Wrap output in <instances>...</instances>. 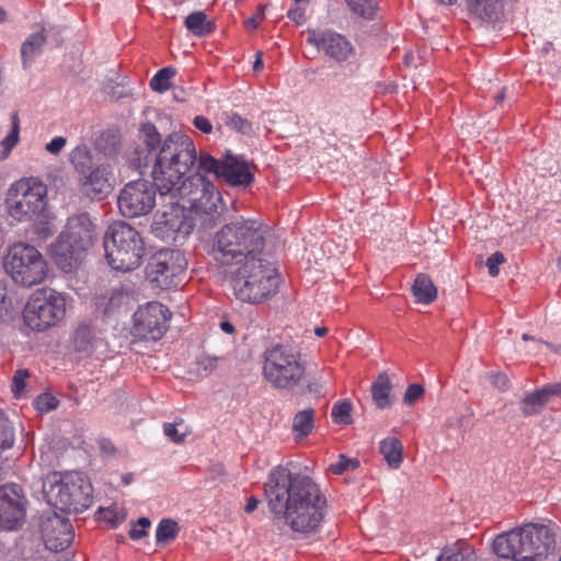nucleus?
<instances>
[{"mask_svg": "<svg viewBox=\"0 0 561 561\" xmlns=\"http://www.w3.org/2000/svg\"><path fill=\"white\" fill-rule=\"evenodd\" d=\"M197 161L193 140L183 134L169 135L156 154L151 175L158 190L161 207L153 222L154 234L167 243L182 242L193 230L194 224L180 198H187L196 213L215 218L220 194L215 185L199 173L180 181Z\"/></svg>", "mask_w": 561, "mask_h": 561, "instance_id": "nucleus-1", "label": "nucleus"}, {"mask_svg": "<svg viewBox=\"0 0 561 561\" xmlns=\"http://www.w3.org/2000/svg\"><path fill=\"white\" fill-rule=\"evenodd\" d=\"M264 494L274 518L295 533H314L323 520L327 500L307 476L277 466L264 483Z\"/></svg>", "mask_w": 561, "mask_h": 561, "instance_id": "nucleus-2", "label": "nucleus"}, {"mask_svg": "<svg viewBox=\"0 0 561 561\" xmlns=\"http://www.w3.org/2000/svg\"><path fill=\"white\" fill-rule=\"evenodd\" d=\"M265 237L266 230L254 220L229 222L215 234L211 256L218 265L233 270L250 261V256L262 254Z\"/></svg>", "mask_w": 561, "mask_h": 561, "instance_id": "nucleus-3", "label": "nucleus"}, {"mask_svg": "<svg viewBox=\"0 0 561 561\" xmlns=\"http://www.w3.org/2000/svg\"><path fill=\"white\" fill-rule=\"evenodd\" d=\"M492 548L503 559L540 561L554 550L556 538L549 526L530 523L497 535Z\"/></svg>", "mask_w": 561, "mask_h": 561, "instance_id": "nucleus-4", "label": "nucleus"}, {"mask_svg": "<svg viewBox=\"0 0 561 561\" xmlns=\"http://www.w3.org/2000/svg\"><path fill=\"white\" fill-rule=\"evenodd\" d=\"M229 280L238 300L260 305L277 293L279 274L275 265L261 254L250 256V261L231 270Z\"/></svg>", "mask_w": 561, "mask_h": 561, "instance_id": "nucleus-5", "label": "nucleus"}, {"mask_svg": "<svg viewBox=\"0 0 561 561\" xmlns=\"http://www.w3.org/2000/svg\"><path fill=\"white\" fill-rule=\"evenodd\" d=\"M43 491L50 506L66 513H81L92 503V484L79 472L49 474Z\"/></svg>", "mask_w": 561, "mask_h": 561, "instance_id": "nucleus-6", "label": "nucleus"}, {"mask_svg": "<svg viewBox=\"0 0 561 561\" xmlns=\"http://www.w3.org/2000/svg\"><path fill=\"white\" fill-rule=\"evenodd\" d=\"M103 245L108 265L121 272L137 268L145 254L139 232L124 221H116L107 228Z\"/></svg>", "mask_w": 561, "mask_h": 561, "instance_id": "nucleus-7", "label": "nucleus"}, {"mask_svg": "<svg viewBox=\"0 0 561 561\" xmlns=\"http://www.w3.org/2000/svg\"><path fill=\"white\" fill-rule=\"evenodd\" d=\"M263 376L276 389L293 390L305 376L300 353L283 344L267 348L264 353Z\"/></svg>", "mask_w": 561, "mask_h": 561, "instance_id": "nucleus-8", "label": "nucleus"}, {"mask_svg": "<svg viewBox=\"0 0 561 561\" xmlns=\"http://www.w3.org/2000/svg\"><path fill=\"white\" fill-rule=\"evenodd\" d=\"M3 267L16 284L25 287L42 283L48 273L47 262L42 253L35 247L23 242L9 248L3 257Z\"/></svg>", "mask_w": 561, "mask_h": 561, "instance_id": "nucleus-9", "label": "nucleus"}, {"mask_svg": "<svg viewBox=\"0 0 561 561\" xmlns=\"http://www.w3.org/2000/svg\"><path fill=\"white\" fill-rule=\"evenodd\" d=\"M47 188L35 178H24L10 185L5 206L8 214L18 221L37 218L46 207Z\"/></svg>", "mask_w": 561, "mask_h": 561, "instance_id": "nucleus-10", "label": "nucleus"}, {"mask_svg": "<svg viewBox=\"0 0 561 561\" xmlns=\"http://www.w3.org/2000/svg\"><path fill=\"white\" fill-rule=\"evenodd\" d=\"M66 314L64 295L51 289L36 290L28 299L23 318L32 330L44 331L57 324Z\"/></svg>", "mask_w": 561, "mask_h": 561, "instance_id": "nucleus-11", "label": "nucleus"}, {"mask_svg": "<svg viewBox=\"0 0 561 561\" xmlns=\"http://www.w3.org/2000/svg\"><path fill=\"white\" fill-rule=\"evenodd\" d=\"M187 261L180 250L162 249L149 260L146 266L147 279L157 288L170 289L183 282Z\"/></svg>", "mask_w": 561, "mask_h": 561, "instance_id": "nucleus-12", "label": "nucleus"}, {"mask_svg": "<svg viewBox=\"0 0 561 561\" xmlns=\"http://www.w3.org/2000/svg\"><path fill=\"white\" fill-rule=\"evenodd\" d=\"M154 182L137 180L127 183L118 196V208L124 217L135 218L149 214L156 205Z\"/></svg>", "mask_w": 561, "mask_h": 561, "instance_id": "nucleus-13", "label": "nucleus"}, {"mask_svg": "<svg viewBox=\"0 0 561 561\" xmlns=\"http://www.w3.org/2000/svg\"><path fill=\"white\" fill-rule=\"evenodd\" d=\"M170 312L158 301L148 302L139 307L134 314V335L144 339L158 341L167 331Z\"/></svg>", "mask_w": 561, "mask_h": 561, "instance_id": "nucleus-14", "label": "nucleus"}, {"mask_svg": "<svg viewBox=\"0 0 561 561\" xmlns=\"http://www.w3.org/2000/svg\"><path fill=\"white\" fill-rule=\"evenodd\" d=\"M27 500L23 489L15 483L0 486V529L20 528L26 516Z\"/></svg>", "mask_w": 561, "mask_h": 561, "instance_id": "nucleus-15", "label": "nucleus"}, {"mask_svg": "<svg viewBox=\"0 0 561 561\" xmlns=\"http://www.w3.org/2000/svg\"><path fill=\"white\" fill-rule=\"evenodd\" d=\"M307 42L321 50L335 62H344L355 55L351 42L343 35L325 31H308Z\"/></svg>", "mask_w": 561, "mask_h": 561, "instance_id": "nucleus-16", "label": "nucleus"}, {"mask_svg": "<svg viewBox=\"0 0 561 561\" xmlns=\"http://www.w3.org/2000/svg\"><path fill=\"white\" fill-rule=\"evenodd\" d=\"M42 535L49 550L62 551L73 539L72 525L68 518L54 513L42 522Z\"/></svg>", "mask_w": 561, "mask_h": 561, "instance_id": "nucleus-17", "label": "nucleus"}, {"mask_svg": "<svg viewBox=\"0 0 561 561\" xmlns=\"http://www.w3.org/2000/svg\"><path fill=\"white\" fill-rule=\"evenodd\" d=\"M59 237L89 251L94 244L95 228L89 215L83 213L70 217Z\"/></svg>", "mask_w": 561, "mask_h": 561, "instance_id": "nucleus-18", "label": "nucleus"}, {"mask_svg": "<svg viewBox=\"0 0 561 561\" xmlns=\"http://www.w3.org/2000/svg\"><path fill=\"white\" fill-rule=\"evenodd\" d=\"M88 251L58 237L51 245V256L56 265L66 273L76 271L85 259Z\"/></svg>", "mask_w": 561, "mask_h": 561, "instance_id": "nucleus-19", "label": "nucleus"}, {"mask_svg": "<svg viewBox=\"0 0 561 561\" xmlns=\"http://www.w3.org/2000/svg\"><path fill=\"white\" fill-rule=\"evenodd\" d=\"M82 185L91 197L102 198L113 190V174L108 164H98L83 175Z\"/></svg>", "mask_w": 561, "mask_h": 561, "instance_id": "nucleus-20", "label": "nucleus"}, {"mask_svg": "<svg viewBox=\"0 0 561 561\" xmlns=\"http://www.w3.org/2000/svg\"><path fill=\"white\" fill-rule=\"evenodd\" d=\"M220 178L231 186H248L253 182V173L249 163L233 156L225 158Z\"/></svg>", "mask_w": 561, "mask_h": 561, "instance_id": "nucleus-21", "label": "nucleus"}, {"mask_svg": "<svg viewBox=\"0 0 561 561\" xmlns=\"http://www.w3.org/2000/svg\"><path fill=\"white\" fill-rule=\"evenodd\" d=\"M554 397H561V383H549L525 396L520 401V411L524 415L537 414Z\"/></svg>", "mask_w": 561, "mask_h": 561, "instance_id": "nucleus-22", "label": "nucleus"}, {"mask_svg": "<svg viewBox=\"0 0 561 561\" xmlns=\"http://www.w3.org/2000/svg\"><path fill=\"white\" fill-rule=\"evenodd\" d=\"M392 383L387 373H380L371 385V397L379 409H386L392 404Z\"/></svg>", "mask_w": 561, "mask_h": 561, "instance_id": "nucleus-23", "label": "nucleus"}, {"mask_svg": "<svg viewBox=\"0 0 561 561\" xmlns=\"http://www.w3.org/2000/svg\"><path fill=\"white\" fill-rule=\"evenodd\" d=\"M379 451L390 468L397 469L403 460V445L396 437H388L380 442Z\"/></svg>", "mask_w": 561, "mask_h": 561, "instance_id": "nucleus-24", "label": "nucleus"}, {"mask_svg": "<svg viewBox=\"0 0 561 561\" xmlns=\"http://www.w3.org/2000/svg\"><path fill=\"white\" fill-rule=\"evenodd\" d=\"M184 24L186 28L197 37H205L215 30V23L207 19L203 11H195L185 18Z\"/></svg>", "mask_w": 561, "mask_h": 561, "instance_id": "nucleus-25", "label": "nucleus"}, {"mask_svg": "<svg viewBox=\"0 0 561 561\" xmlns=\"http://www.w3.org/2000/svg\"><path fill=\"white\" fill-rule=\"evenodd\" d=\"M413 295L419 302L428 305L437 297V289L432 279L425 274H419L413 284Z\"/></svg>", "mask_w": 561, "mask_h": 561, "instance_id": "nucleus-26", "label": "nucleus"}, {"mask_svg": "<svg viewBox=\"0 0 561 561\" xmlns=\"http://www.w3.org/2000/svg\"><path fill=\"white\" fill-rule=\"evenodd\" d=\"M314 427V410L312 408L305 409L295 414L293 419L291 430L296 438H306L311 434Z\"/></svg>", "mask_w": 561, "mask_h": 561, "instance_id": "nucleus-27", "label": "nucleus"}, {"mask_svg": "<svg viewBox=\"0 0 561 561\" xmlns=\"http://www.w3.org/2000/svg\"><path fill=\"white\" fill-rule=\"evenodd\" d=\"M470 11L484 20H496L502 10L501 0H470Z\"/></svg>", "mask_w": 561, "mask_h": 561, "instance_id": "nucleus-28", "label": "nucleus"}, {"mask_svg": "<svg viewBox=\"0 0 561 561\" xmlns=\"http://www.w3.org/2000/svg\"><path fill=\"white\" fill-rule=\"evenodd\" d=\"M45 30L42 28L39 32L34 33L27 37L21 48L24 68L27 67L28 62L41 53L43 45L46 43Z\"/></svg>", "mask_w": 561, "mask_h": 561, "instance_id": "nucleus-29", "label": "nucleus"}, {"mask_svg": "<svg viewBox=\"0 0 561 561\" xmlns=\"http://www.w3.org/2000/svg\"><path fill=\"white\" fill-rule=\"evenodd\" d=\"M437 561H476V553L471 547L457 543L445 548Z\"/></svg>", "mask_w": 561, "mask_h": 561, "instance_id": "nucleus-30", "label": "nucleus"}, {"mask_svg": "<svg viewBox=\"0 0 561 561\" xmlns=\"http://www.w3.org/2000/svg\"><path fill=\"white\" fill-rule=\"evenodd\" d=\"M70 161L82 175L95 167L92 161V156L85 146L76 147L71 152Z\"/></svg>", "mask_w": 561, "mask_h": 561, "instance_id": "nucleus-31", "label": "nucleus"}, {"mask_svg": "<svg viewBox=\"0 0 561 561\" xmlns=\"http://www.w3.org/2000/svg\"><path fill=\"white\" fill-rule=\"evenodd\" d=\"M96 146L104 154L113 156L119 150L121 136L115 130H107L98 139Z\"/></svg>", "mask_w": 561, "mask_h": 561, "instance_id": "nucleus-32", "label": "nucleus"}, {"mask_svg": "<svg viewBox=\"0 0 561 561\" xmlns=\"http://www.w3.org/2000/svg\"><path fill=\"white\" fill-rule=\"evenodd\" d=\"M352 403L347 400L336 402L331 411V417L335 424L350 425L353 423L351 415Z\"/></svg>", "mask_w": 561, "mask_h": 561, "instance_id": "nucleus-33", "label": "nucleus"}, {"mask_svg": "<svg viewBox=\"0 0 561 561\" xmlns=\"http://www.w3.org/2000/svg\"><path fill=\"white\" fill-rule=\"evenodd\" d=\"M179 533V526L176 522L164 518L162 519L157 528L156 538L158 543H165L173 540Z\"/></svg>", "mask_w": 561, "mask_h": 561, "instance_id": "nucleus-34", "label": "nucleus"}, {"mask_svg": "<svg viewBox=\"0 0 561 561\" xmlns=\"http://www.w3.org/2000/svg\"><path fill=\"white\" fill-rule=\"evenodd\" d=\"M175 75V69L172 67H165L160 69L153 78L150 80V87L156 92H164L170 87V80Z\"/></svg>", "mask_w": 561, "mask_h": 561, "instance_id": "nucleus-35", "label": "nucleus"}, {"mask_svg": "<svg viewBox=\"0 0 561 561\" xmlns=\"http://www.w3.org/2000/svg\"><path fill=\"white\" fill-rule=\"evenodd\" d=\"M14 443V428L8 417L0 411V451L9 449Z\"/></svg>", "mask_w": 561, "mask_h": 561, "instance_id": "nucleus-36", "label": "nucleus"}, {"mask_svg": "<svg viewBox=\"0 0 561 561\" xmlns=\"http://www.w3.org/2000/svg\"><path fill=\"white\" fill-rule=\"evenodd\" d=\"M12 127L7 137L1 141L3 148V154L7 157L12 148L19 142L20 134V119L18 113H13L11 116Z\"/></svg>", "mask_w": 561, "mask_h": 561, "instance_id": "nucleus-37", "label": "nucleus"}, {"mask_svg": "<svg viewBox=\"0 0 561 561\" xmlns=\"http://www.w3.org/2000/svg\"><path fill=\"white\" fill-rule=\"evenodd\" d=\"M347 3L354 13L365 19H371L377 8L376 0H347Z\"/></svg>", "mask_w": 561, "mask_h": 561, "instance_id": "nucleus-38", "label": "nucleus"}, {"mask_svg": "<svg viewBox=\"0 0 561 561\" xmlns=\"http://www.w3.org/2000/svg\"><path fill=\"white\" fill-rule=\"evenodd\" d=\"M221 167H224V160H218L208 153H201L198 158V169L207 173H214L217 178H220Z\"/></svg>", "mask_w": 561, "mask_h": 561, "instance_id": "nucleus-39", "label": "nucleus"}, {"mask_svg": "<svg viewBox=\"0 0 561 561\" xmlns=\"http://www.w3.org/2000/svg\"><path fill=\"white\" fill-rule=\"evenodd\" d=\"M141 133L144 137V144L149 151L154 150L160 145L161 137L153 124H144L141 127Z\"/></svg>", "mask_w": 561, "mask_h": 561, "instance_id": "nucleus-40", "label": "nucleus"}, {"mask_svg": "<svg viewBox=\"0 0 561 561\" xmlns=\"http://www.w3.org/2000/svg\"><path fill=\"white\" fill-rule=\"evenodd\" d=\"M184 422L182 419L175 421L174 423H164L163 424V433L164 435L175 444H182L185 440V437L190 434V431L186 428L183 432H179L176 428L179 425H182Z\"/></svg>", "mask_w": 561, "mask_h": 561, "instance_id": "nucleus-41", "label": "nucleus"}, {"mask_svg": "<svg viewBox=\"0 0 561 561\" xmlns=\"http://www.w3.org/2000/svg\"><path fill=\"white\" fill-rule=\"evenodd\" d=\"M359 467L357 458H348L345 455H340L339 461L330 466L331 472L334 474H342L347 470H354Z\"/></svg>", "mask_w": 561, "mask_h": 561, "instance_id": "nucleus-42", "label": "nucleus"}, {"mask_svg": "<svg viewBox=\"0 0 561 561\" xmlns=\"http://www.w3.org/2000/svg\"><path fill=\"white\" fill-rule=\"evenodd\" d=\"M99 514L100 519H103L113 527L122 523L126 517L125 513L116 507L100 508Z\"/></svg>", "mask_w": 561, "mask_h": 561, "instance_id": "nucleus-43", "label": "nucleus"}, {"mask_svg": "<svg viewBox=\"0 0 561 561\" xmlns=\"http://www.w3.org/2000/svg\"><path fill=\"white\" fill-rule=\"evenodd\" d=\"M58 400L50 393H42L35 400V407L41 413L49 412L56 409Z\"/></svg>", "mask_w": 561, "mask_h": 561, "instance_id": "nucleus-44", "label": "nucleus"}, {"mask_svg": "<svg viewBox=\"0 0 561 561\" xmlns=\"http://www.w3.org/2000/svg\"><path fill=\"white\" fill-rule=\"evenodd\" d=\"M227 125L230 128H232L241 134H244V135L250 134L252 130L251 123L238 114L231 115L227 122Z\"/></svg>", "mask_w": 561, "mask_h": 561, "instance_id": "nucleus-45", "label": "nucleus"}, {"mask_svg": "<svg viewBox=\"0 0 561 561\" xmlns=\"http://www.w3.org/2000/svg\"><path fill=\"white\" fill-rule=\"evenodd\" d=\"M151 523L147 517H140L129 530V537L134 540L140 539L147 535V528L150 527Z\"/></svg>", "mask_w": 561, "mask_h": 561, "instance_id": "nucleus-46", "label": "nucleus"}, {"mask_svg": "<svg viewBox=\"0 0 561 561\" xmlns=\"http://www.w3.org/2000/svg\"><path fill=\"white\" fill-rule=\"evenodd\" d=\"M76 344L79 350H85L92 339V332L88 325H80L75 333Z\"/></svg>", "mask_w": 561, "mask_h": 561, "instance_id": "nucleus-47", "label": "nucleus"}, {"mask_svg": "<svg viewBox=\"0 0 561 561\" xmlns=\"http://www.w3.org/2000/svg\"><path fill=\"white\" fill-rule=\"evenodd\" d=\"M30 374L26 369H19L15 371L13 376L12 391L15 397L20 396V393L25 388V380L28 378Z\"/></svg>", "mask_w": 561, "mask_h": 561, "instance_id": "nucleus-48", "label": "nucleus"}, {"mask_svg": "<svg viewBox=\"0 0 561 561\" xmlns=\"http://www.w3.org/2000/svg\"><path fill=\"white\" fill-rule=\"evenodd\" d=\"M424 394V388L421 385L413 383L410 385L404 393L403 401L405 404H412L422 398Z\"/></svg>", "mask_w": 561, "mask_h": 561, "instance_id": "nucleus-49", "label": "nucleus"}, {"mask_svg": "<svg viewBox=\"0 0 561 561\" xmlns=\"http://www.w3.org/2000/svg\"><path fill=\"white\" fill-rule=\"evenodd\" d=\"M505 262V257L503 253L495 252L486 260V266L489 268V274L492 277H496L500 273L499 265Z\"/></svg>", "mask_w": 561, "mask_h": 561, "instance_id": "nucleus-50", "label": "nucleus"}, {"mask_svg": "<svg viewBox=\"0 0 561 561\" xmlns=\"http://www.w3.org/2000/svg\"><path fill=\"white\" fill-rule=\"evenodd\" d=\"M491 383L501 391H504L510 386L507 376L503 373H494L489 376Z\"/></svg>", "mask_w": 561, "mask_h": 561, "instance_id": "nucleus-51", "label": "nucleus"}, {"mask_svg": "<svg viewBox=\"0 0 561 561\" xmlns=\"http://www.w3.org/2000/svg\"><path fill=\"white\" fill-rule=\"evenodd\" d=\"M220 359V357L217 356H203L197 360V364L201 369H203L206 373H211L216 369L217 363Z\"/></svg>", "mask_w": 561, "mask_h": 561, "instance_id": "nucleus-52", "label": "nucleus"}, {"mask_svg": "<svg viewBox=\"0 0 561 561\" xmlns=\"http://www.w3.org/2000/svg\"><path fill=\"white\" fill-rule=\"evenodd\" d=\"M67 139L65 137H55L46 145V150L53 154H58L66 146Z\"/></svg>", "mask_w": 561, "mask_h": 561, "instance_id": "nucleus-53", "label": "nucleus"}, {"mask_svg": "<svg viewBox=\"0 0 561 561\" xmlns=\"http://www.w3.org/2000/svg\"><path fill=\"white\" fill-rule=\"evenodd\" d=\"M265 8L266 7L264 4H261L257 8V12L245 21L247 27L255 30L259 26V24L264 20Z\"/></svg>", "mask_w": 561, "mask_h": 561, "instance_id": "nucleus-54", "label": "nucleus"}, {"mask_svg": "<svg viewBox=\"0 0 561 561\" xmlns=\"http://www.w3.org/2000/svg\"><path fill=\"white\" fill-rule=\"evenodd\" d=\"M323 388L324 381L321 377L311 379L307 385L308 392L314 394L316 397H321L323 394Z\"/></svg>", "mask_w": 561, "mask_h": 561, "instance_id": "nucleus-55", "label": "nucleus"}, {"mask_svg": "<svg viewBox=\"0 0 561 561\" xmlns=\"http://www.w3.org/2000/svg\"><path fill=\"white\" fill-rule=\"evenodd\" d=\"M194 126L204 134H209L213 130L210 121L204 116H196L193 121Z\"/></svg>", "mask_w": 561, "mask_h": 561, "instance_id": "nucleus-56", "label": "nucleus"}, {"mask_svg": "<svg viewBox=\"0 0 561 561\" xmlns=\"http://www.w3.org/2000/svg\"><path fill=\"white\" fill-rule=\"evenodd\" d=\"M287 16L298 25L305 22V11L299 7L290 9Z\"/></svg>", "mask_w": 561, "mask_h": 561, "instance_id": "nucleus-57", "label": "nucleus"}, {"mask_svg": "<svg viewBox=\"0 0 561 561\" xmlns=\"http://www.w3.org/2000/svg\"><path fill=\"white\" fill-rule=\"evenodd\" d=\"M99 446H100L101 451L104 455L111 456V455H114V453H115V446L108 439L103 438V439L99 440Z\"/></svg>", "mask_w": 561, "mask_h": 561, "instance_id": "nucleus-58", "label": "nucleus"}, {"mask_svg": "<svg viewBox=\"0 0 561 561\" xmlns=\"http://www.w3.org/2000/svg\"><path fill=\"white\" fill-rule=\"evenodd\" d=\"M257 505H259V500L256 497H254V496H251L248 500V503H247V505L244 507V511L247 513H252V512H254L256 510Z\"/></svg>", "mask_w": 561, "mask_h": 561, "instance_id": "nucleus-59", "label": "nucleus"}, {"mask_svg": "<svg viewBox=\"0 0 561 561\" xmlns=\"http://www.w3.org/2000/svg\"><path fill=\"white\" fill-rule=\"evenodd\" d=\"M540 345H545L547 348H549L554 354H561V345L560 344H552L546 341H538Z\"/></svg>", "mask_w": 561, "mask_h": 561, "instance_id": "nucleus-60", "label": "nucleus"}, {"mask_svg": "<svg viewBox=\"0 0 561 561\" xmlns=\"http://www.w3.org/2000/svg\"><path fill=\"white\" fill-rule=\"evenodd\" d=\"M263 54L261 51H257L256 55H255V60H254V64H253V70L255 72L262 70L263 68V58H262Z\"/></svg>", "mask_w": 561, "mask_h": 561, "instance_id": "nucleus-61", "label": "nucleus"}, {"mask_svg": "<svg viewBox=\"0 0 561 561\" xmlns=\"http://www.w3.org/2000/svg\"><path fill=\"white\" fill-rule=\"evenodd\" d=\"M219 325L220 329L228 334H232L234 332V327L229 321H221Z\"/></svg>", "mask_w": 561, "mask_h": 561, "instance_id": "nucleus-62", "label": "nucleus"}, {"mask_svg": "<svg viewBox=\"0 0 561 561\" xmlns=\"http://www.w3.org/2000/svg\"><path fill=\"white\" fill-rule=\"evenodd\" d=\"M327 333H328V328L327 327H317L314 329V334L317 336H319V337L324 336Z\"/></svg>", "mask_w": 561, "mask_h": 561, "instance_id": "nucleus-63", "label": "nucleus"}, {"mask_svg": "<svg viewBox=\"0 0 561 561\" xmlns=\"http://www.w3.org/2000/svg\"><path fill=\"white\" fill-rule=\"evenodd\" d=\"M505 98V88L495 96L497 103H502Z\"/></svg>", "mask_w": 561, "mask_h": 561, "instance_id": "nucleus-64", "label": "nucleus"}]
</instances>
